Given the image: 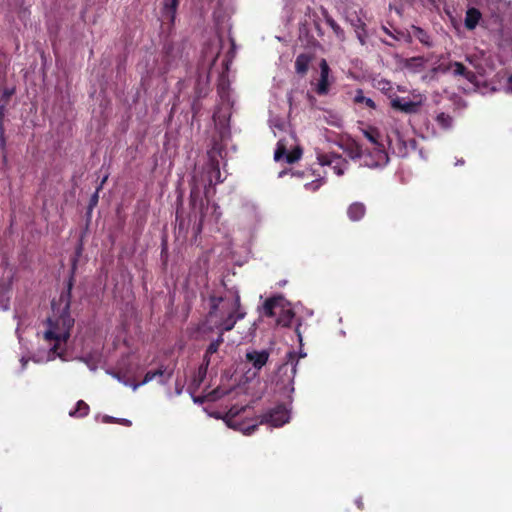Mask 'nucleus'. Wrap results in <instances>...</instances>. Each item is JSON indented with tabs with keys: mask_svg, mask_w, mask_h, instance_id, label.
I'll return each mask as SVG.
<instances>
[{
	"mask_svg": "<svg viewBox=\"0 0 512 512\" xmlns=\"http://www.w3.org/2000/svg\"><path fill=\"white\" fill-rule=\"evenodd\" d=\"M311 61V57L307 54H300L295 61V69L298 74H305L308 71V67Z\"/></svg>",
	"mask_w": 512,
	"mask_h": 512,
	"instance_id": "21",
	"label": "nucleus"
},
{
	"mask_svg": "<svg viewBox=\"0 0 512 512\" xmlns=\"http://www.w3.org/2000/svg\"><path fill=\"white\" fill-rule=\"evenodd\" d=\"M286 172L285 171H282L279 173V177H282Z\"/></svg>",
	"mask_w": 512,
	"mask_h": 512,
	"instance_id": "43",
	"label": "nucleus"
},
{
	"mask_svg": "<svg viewBox=\"0 0 512 512\" xmlns=\"http://www.w3.org/2000/svg\"><path fill=\"white\" fill-rule=\"evenodd\" d=\"M179 0H163V16L170 22L174 21Z\"/></svg>",
	"mask_w": 512,
	"mask_h": 512,
	"instance_id": "18",
	"label": "nucleus"
},
{
	"mask_svg": "<svg viewBox=\"0 0 512 512\" xmlns=\"http://www.w3.org/2000/svg\"><path fill=\"white\" fill-rule=\"evenodd\" d=\"M290 420V410L284 405H278L267 412L262 422H266L273 427H280Z\"/></svg>",
	"mask_w": 512,
	"mask_h": 512,
	"instance_id": "11",
	"label": "nucleus"
},
{
	"mask_svg": "<svg viewBox=\"0 0 512 512\" xmlns=\"http://www.w3.org/2000/svg\"><path fill=\"white\" fill-rule=\"evenodd\" d=\"M452 69H453V73L455 75H462V76H465L469 81H473V78H474V75L470 72H467L466 71V68L464 67L463 64L459 63V62H455L452 64Z\"/></svg>",
	"mask_w": 512,
	"mask_h": 512,
	"instance_id": "24",
	"label": "nucleus"
},
{
	"mask_svg": "<svg viewBox=\"0 0 512 512\" xmlns=\"http://www.w3.org/2000/svg\"><path fill=\"white\" fill-rule=\"evenodd\" d=\"M324 183L323 178L316 179L310 183L305 184V188L310 191H316L318 190L321 185Z\"/></svg>",
	"mask_w": 512,
	"mask_h": 512,
	"instance_id": "30",
	"label": "nucleus"
},
{
	"mask_svg": "<svg viewBox=\"0 0 512 512\" xmlns=\"http://www.w3.org/2000/svg\"><path fill=\"white\" fill-rule=\"evenodd\" d=\"M225 396H227L230 400H238L236 404L229 408L228 412L223 418L226 425L230 428L241 431L245 435L252 434L255 431L257 425H246L245 423L236 419V417L241 412H244L248 407V396L244 387L235 386L229 390L223 387H218L212 392L213 399H219Z\"/></svg>",
	"mask_w": 512,
	"mask_h": 512,
	"instance_id": "3",
	"label": "nucleus"
},
{
	"mask_svg": "<svg viewBox=\"0 0 512 512\" xmlns=\"http://www.w3.org/2000/svg\"><path fill=\"white\" fill-rule=\"evenodd\" d=\"M387 142L393 153L400 157L407 156L411 150L415 149L416 144L414 139H405L397 126H393L387 133Z\"/></svg>",
	"mask_w": 512,
	"mask_h": 512,
	"instance_id": "6",
	"label": "nucleus"
},
{
	"mask_svg": "<svg viewBox=\"0 0 512 512\" xmlns=\"http://www.w3.org/2000/svg\"><path fill=\"white\" fill-rule=\"evenodd\" d=\"M221 217L220 208L217 204L213 203L211 205H207L206 211L201 214L200 222H204L206 220L210 222L217 223ZM202 224V223H200ZM201 225L198 227V231H200Z\"/></svg>",
	"mask_w": 512,
	"mask_h": 512,
	"instance_id": "16",
	"label": "nucleus"
},
{
	"mask_svg": "<svg viewBox=\"0 0 512 512\" xmlns=\"http://www.w3.org/2000/svg\"><path fill=\"white\" fill-rule=\"evenodd\" d=\"M209 173L210 184H217L223 181V179L221 178V172L218 165L212 164L211 171Z\"/></svg>",
	"mask_w": 512,
	"mask_h": 512,
	"instance_id": "26",
	"label": "nucleus"
},
{
	"mask_svg": "<svg viewBox=\"0 0 512 512\" xmlns=\"http://www.w3.org/2000/svg\"><path fill=\"white\" fill-rule=\"evenodd\" d=\"M296 333H297V336L299 338V341L301 342L302 341V335L300 333L299 327L296 328Z\"/></svg>",
	"mask_w": 512,
	"mask_h": 512,
	"instance_id": "40",
	"label": "nucleus"
},
{
	"mask_svg": "<svg viewBox=\"0 0 512 512\" xmlns=\"http://www.w3.org/2000/svg\"><path fill=\"white\" fill-rule=\"evenodd\" d=\"M409 64H414L415 66H423L424 64V60L422 58H412L410 61H409Z\"/></svg>",
	"mask_w": 512,
	"mask_h": 512,
	"instance_id": "34",
	"label": "nucleus"
},
{
	"mask_svg": "<svg viewBox=\"0 0 512 512\" xmlns=\"http://www.w3.org/2000/svg\"><path fill=\"white\" fill-rule=\"evenodd\" d=\"M289 360L284 363L282 366H280L278 370V374L280 377L285 376L286 379L281 380L283 388L289 392L292 393L294 391L293 387V380L294 376L296 374V366L297 362L294 363V355L293 353H289Z\"/></svg>",
	"mask_w": 512,
	"mask_h": 512,
	"instance_id": "12",
	"label": "nucleus"
},
{
	"mask_svg": "<svg viewBox=\"0 0 512 512\" xmlns=\"http://www.w3.org/2000/svg\"><path fill=\"white\" fill-rule=\"evenodd\" d=\"M268 358L269 354L265 350H253L246 353L247 362L252 364L256 370H260L267 363Z\"/></svg>",
	"mask_w": 512,
	"mask_h": 512,
	"instance_id": "14",
	"label": "nucleus"
},
{
	"mask_svg": "<svg viewBox=\"0 0 512 512\" xmlns=\"http://www.w3.org/2000/svg\"><path fill=\"white\" fill-rule=\"evenodd\" d=\"M357 36H358V39L361 42V44H364L365 43L364 36L360 32H357Z\"/></svg>",
	"mask_w": 512,
	"mask_h": 512,
	"instance_id": "39",
	"label": "nucleus"
},
{
	"mask_svg": "<svg viewBox=\"0 0 512 512\" xmlns=\"http://www.w3.org/2000/svg\"><path fill=\"white\" fill-rule=\"evenodd\" d=\"M16 332H17V335H18V338H19V342H20V343H22V337H21V335H20V329H19V327L17 328Z\"/></svg>",
	"mask_w": 512,
	"mask_h": 512,
	"instance_id": "42",
	"label": "nucleus"
},
{
	"mask_svg": "<svg viewBox=\"0 0 512 512\" xmlns=\"http://www.w3.org/2000/svg\"><path fill=\"white\" fill-rule=\"evenodd\" d=\"M9 291V283H5V284H0V305L2 307L3 310H6L8 309V298H5V295L8 293Z\"/></svg>",
	"mask_w": 512,
	"mask_h": 512,
	"instance_id": "27",
	"label": "nucleus"
},
{
	"mask_svg": "<svg viewBox=\"0 0 512 512\" xmlns=\"http://www.w3.org/2000/svg\"><path fill=\"white\" fill-rule=\"evenodd\" d=\"M354 101L360 104L363 103L372 109L375 108L374 101L371 98L365 97L362 90H357L356 95L354 97Z\"/></svg>",
	"mask_w": 512,
	"mask_h": 512,
	"instance_id": "25",
	"label": "nucleus"
},
{
	"mask_svg": "<svg viewBox=\"0 0 512 512\" xmlns=\"http://www.w3.org/2000/svg\"><path fill=\"white\" fill-rule=\"evenodd\" d=\"M263 311L266 316H276L277 324L281 326H289L294 318L290 304L281 296L267 300L263 305Z\"/></svg>",
	"mask_w": 512,
	"mask_h": 512,
	"instance_id": "5",
	"label": "nucleus"
},
{
	"mask_svg": "<svg viewBox=\"0 0 512 512\" xmlns=\"http://www.w3.org/2000/svg\"><path fill=\"white\" fill-rule=\"evenodd\" d=\"M97 201H98V194H97V192H96V193L92 196V198H91V203H92V205H95V204L97 203Z\"/></svg>",
	"mask_w": 512,
	"mask_h": 512,
	"instance_id": "37",
	"label": "nucleus"
},
{
	"mask_svg": "<svg viewBox=\"0 0 512 512\" xmlns=\"http://www.w3.org/2000/svg\"><path fill=\"white\" fill-rule=\"evenodd\" d=\"M332 27L333 29L335 30V32L338 34L340 32V28L339 26L335 25V24H332Z\"/></svg>",
	"mask_w": 512,
	"mask_h": 512,
	"instance_id": "41",
	"label": "nucleus"
},
{
	"mask_svg": "<svg viewBox=\"0 0 512 512\" xmlns=\"http://www.w3.org/2000/svg\"><path fill=\"white\" fill-rule=\"evenodd\" d=\"M423 96L421 94L413 95L410 97H395L391 99V106L397 110L405 113H414L423 103Z\"/></svg>",
	"mask_w": 512,
	"mask_h": 512,
	"instance_id": "9",
	"label": "nucleus"
},
{
	"mask_svg": "<svg viewBox=\"0 0 512 512\" xmlns=\"http://www.w3.org/2000/svg\"><path fill=\"white\" fill-rule=\"evenodd\" d=\"M467 59L477 69L479 74H483L485 72L483 66L480 63L475 62L471 56H468Z\"/></svg>",
	"mask_w": 512,
	"mask_h": 512,
	"instance_id": "32",
	"label": "nucleus"
},
{
	"mask_svg": "<svg viewBox=\"0 0 512 512\" xmlns=\"http://www.w3.org/2000/svg\"><path fill=\"white\" fill-rule=\"evenodd\" d=\"M317 160L321 166L330 167L333 172L340 176L347 168V162L340 155L317 152Z\"/></svg>",
	"mask_w": 512,
	"mask_h": 512,
	"instance_id": "10",
	"label": "nucleus"
},
{
	"mask_svg": "<svg viewBox=\"0 0 512 512\" xmlns=\"http://www.w3.org/2000/svg\"><path fill=\"white\" fill-rule=\"evenodd\" d=\"M222 39L215 36L212 41L204 49V57L214 63L221 51Z\"/></svg>",
	"mask_w": 512,
	"mask_h": 512,
	"instance_id": "15",
	"label": "nucleus"
},
{
	"mask_svg": "<svg viewBox=\"0 0 512 512\" xmlns=\"http://www.w3.org/2000/svg\"><path fill=\"white\" fill-rule=\"evenodd\" d=\"M115 421L118 422V423H121L123 425H126V426H130L131 425V421L128 420V419H117Z\"/></svg>",
	"mask_w": 512,
	"mask_h": 512,
	"instance_id": "35",
	"label": "nucleus"
},
{
	"mask_svg": "<svg viewBox=\"0 0 512 512\" xmlns=\"http://www.w3.org/2000/svg\"><path fill=\"white\" fill-rule=\"evenodd\" d=\"M414 31V36H416L422 43L428 44L427 35L426 33L417 27H412Z\"/></svg>",
	"mask_w": 512,
	"mask_h": 512,
	"instance_id": "31",
	"label": "nucleus"
},
{
	"mask_svg": "<svg viewBox=\"0 0 512 512\" xmlns=\"http://www.w3.org/2000/svg\"><path fill=\"white\" fill-rule=\"evenodd\" d=\"M363 134L366 137V139L370 142L372 147L378 148L382 145L380 142V132L374 128V127H368L367 129L363 130Z\"/></svg>",
	"mask_w": 512,
	"mask_h": 512,
	"instance_id": "19",
	"label": "nucleus"
},
{
	"mask_svg": "<svg viewBox=\"0 0 512 512\" xmlns=\"http://www.w3.org/2000/svg\"><path fill=\"white\" fill-rule=\"evenodd\" d=\"M503 90L505 93H512V75L508 77L505 85L503 86Z\"/></svg>",
	"mask_w": 512,
	"mask_h": 512,
	"instance_id": "33",
	"label": "nucleus"
},
{
	"mask_svg": "<svg viewBox=\"0 0 512 512\" xmlns=\"http://www.w3.org/2000/svg\"><path fill=\"white\" fill-rule=\"evenodd\" d=\"M210 309L203 330H217L223 334L234 328L246 316L237 290H228L224 296H211Z\"/></svg>",
	"mask_w": 512,
	"mask_h": 512,
	"instance_id": "2",
	"label": "nucleus"
},
{
	"mask_svg": "<svg viewBox=\"0 0 512 512\" xmlns=\"http://www.w3.org/2000/svg\"><path fill=\"white\" fill-rule=\"evenodd\" d=\"M89 406L82 400L77 402L76 408L69 412L70 416L83 417L88 414Z\"/></svg>",
	"mask_w": 512,
	"mask_h": 512,
	"instance_id": "23",
	"label": "nucleus"
},
{
	"mask_svg": "<svg viewBox=\"0 0 512 512\" xmlns=\"http://www.w3.org/2000/svg\"><path fill=\"white\" fill-rule=\"evenodd\" d=\"M480 17H481V14L477 9H475V8L469 9L467 11L466 17H465L466 28H468L470 30L474 29L477 26Z\"/></svg>",
	"mask_w": 512,
	"mask_h": 512,
	"instance_id": "20",
	"label": "nucleus"
},
{
	"mask_svg": "<svg viewBox=\"0 0 512 512\" xmlns=\"http://www.w3.org/2000/svg\"><path fill=\"white\" fill-rule=\"evenodd\" d=\"M222 342L223 338L222 334L220 333L219 337L208 346L206 351V358H208L209 355L216 353Z\"/></svg>",
	"mask_w": 512,
	"mask_h": 512,
	"instance_id": "29",
	"label": "nucleus"
},
{
	"mask_svg": "<svg viewBox=\"0 0 512 512\" xmlns=\"http://www.w3.org/2000/svg\"><path fill=\"white\" fill-rule=\"evenodd\" d=\"M436 120L437 123L444 129H447L452 125V118L444 113L439 114Z\"/></svg>",
	"mask_w": 512,
	"mask_h": 512,
	"instance_id": "28",
	"label": "nucleus"
},
{
	"mask_svg": "<svg viewBox=\"0 0 512 512\" xmlns=\"http://www.w3.org/2000/svg\"><path fill=\"white\" fill-rule=\"evenodd\" d=\"M351 157H360L362 164L369 168L384 167L389 161L388 154L384 150L383 145L378 148L371 147L367 153L362 155L358 152L355 155L351 154Z\"/></svg>",
	"mask_w": 512,
	"mask_h": 512,
	"instance_id": "7",
	"label": "nucleus"
},
{
	"mask_svg": "<svg viewBox=\"0 0 512 512\" xmlns=\"http://www.w3.org/2000/svg\"><path fill=\"white\" fill-rule=\"evenodd\" d=\"M111 375L116 378L118 381L122 382L126 386H131L132 389L135 391L137 390L141 385L147 384L154 380L155 378H158V382L160 384H166L169 379L171 378V372H167L162 367L157 369L156 371H149L145 374L144 379L141 383L136 384H129L126 381H123L118 373H111Z\"/></svg>",
	"mask_w": 512,
	"mask_h": 512,
	"instance_id": "8",
	"label": "nucleus"
},
{
	"mask_svg": "<svg viewBox=\"0 0 512 512\" xmlns=\"http://www.w3.org/2000/svg\"><path fill=\"white\" fill-rule=\"evenodd\" d=\"M116 419L110 417V416H103L102 418V421L103 422H111V421H115Z\"/></svg>",
	"mask_w": 512,
	"mask_h": 512,
	"instance_id": "38",
	"label": "nucleus"
},
{
	"mask_svg": "<svg viewBox=\"0 0 512 512\" xmlns=\"http://www.w3.org/2000/svg\"><path fill=\"white\" fill-rule=\"evenodd\" d=\"M73 324L68 298L62 295L58 304L52 303V315L45 322L44 330L38 333L39 348L32 359L37 363L52 361L57 357L66 360L65 350Z\"/></svg>",
	"mask_w": 512,
	"mask_h": 512,
	"instance_id": "1",
	"label": "nucleus"
},
{
	"mask_svg": "<svg viewBox=\"0 0 512 512\" xmlns=\"http://www.w3.org/2000/svg\"><path fill=\"white\" fill-rule=\"evenodd\" d=\"M81 360L88 366L91 371H95L98 365L101 363V354L95 352L86 357H82Z\"/></svg>",
	"mask_w": 512,
	"mask_h": 512,
	"instance_id": "22",
	"label": "nucleus"
},
{
	"mask_svg": "<svg viewBox=\"0 0 512 512\" xmlns=\"http://www.w3.org/2000/svg\"><path fill=\"white\" fill-rule=\"evenodd\" d=\"M28 361H29L28 358H25L24 356L21 357L20 362H21L22 368H25Z\"/></svg>",
	"mask_w": 512,
	"mask_h": 512,
	"instance_id": "36",
	"label": "nucleus"
},
{
	"mask_svg": "<svg viewBox=\"0 0 512 512\" xmlns=\"http://www.w3.org/2000/svg\"><path fill=\"white\" fill-rule=\"evenodd\" d=\"M271 128L274 135L279 137L274 153V160L277 162L285 160V162L289 164L297 162L302 156V150L286 123L275 120L271 122Z\"/></svg>",
	"mask_w": 512,
	"mask_h": 512,
	"instance_id": "4",
	"label": "nucleus"
},
{
	"mask_svg": "<svg viewBox=\"0 0 512 512\" xmlns=\"http://www.w3.org/2000/svg\"><path fill=\"white\" fill-rule=\"evenodd\" d=\"M366 208L363 203L355 202L352 203L347 210V215L352 221H359L365 215Z\"/></svg>",
	"mask_w": 512,
	"mask_h": 512,
	"instance_id": "17",
	"label": "nucleus"
},
{
	"mask_svg": "<svg viewBox=\"0 0 512 512\" xmlns=\"http://www.w3.org/2000/svg\"><path fill=\"white\" fill-rule=\"evenodd\" d=\"M357 505H358V507H361V502H360V500H357Z\"/></svg>",
	"mask_w": 512,
	"mask_h": 512,
	"instance_id": "44",
	"label": "nucleus"
},
{
	"mask_svg": "<svg viewBox=\"0 0 512 512\" xmlns=\"http://www.w3.org/2000/svg\"><path fill=\"white\" fill-rule=\"evenodd\" d=\"M320 77L317 82L314 84L315 91L319 95H326L329 92V86L332 82L330 79V68L325 59H322L320 64Z\"/></svg>",
	"mask_w": 512,
	"mask_h": 512,
	"instance_id": "13",
	"label": "nucleus"
}]
</instances>
